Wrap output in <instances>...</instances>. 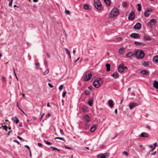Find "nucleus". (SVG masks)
Segmentation results:
<instances>
[{
  "label": "nucleus",
  "mask_w": 158,
  "mask_h": 158,
  "mask_svg": "<svg viewBox=\"0 0 158 158\" xmlns=\"http://www.w3.org/2000/svg\"><path fill=\"white\" fill-rule=\"evenodd\" d=\"M134 55L137 59H142L144 57L145 54L144 52L142 50H138L135 52Z\"/></svg>",
  "instance_id": "f257e3e1"
},
{
  "label": "nucleus",
  "mask_w": 158,
  "mask_h": 158,
  "mask_svg": "<svg viewBox=\"0 0 158 158\" xmlns=\"http://www.w3.org/2000/svg\"><path fill=\"white\" fill-rule=\"evenodd\" d=\"M119 12L118 9L116 8H113L109 14V17L113 18L117 16L119 14Z\"/></svg>",
  "instance_id": "f03ea898"
},
{
  "label": "nucleus",
  "mask_w": 158,
  "mask_h": 158,
  "mask_svg": "<svg viewBox=\"0 0 158 158\" xmlns=\"http://www.w3.org/2000/svg\"><path fill=\"white\" fill-rule=\"evenodd\" d=\"M94 4L95 7L98 10L102 9V5L99 0H94Z\"/></svg>",
  "instance_id": "7ed1b4c3"
},
{
  "label": "nucleus",
  "mask_w": 158,
  "mask_h": 158,
  "mask_svg": "<svg viewBox=\"0 0 158 158\" xmlns=\"http://www.w3.org/2000/svg\"><path fill=\"white\" fill-rule=\"evenodd\" d=\"M101 81H102V79L101 78H97L94 81L93 83V86L96 88L99 87L102 85V84L100 82Z\"/></svg>",
  "instance_id": "20e7f679"
},
{
  "label": "nucleus",
  "mask_w": 158,
  "mask_h": 158,
  "mask_svg": "<svg viewBox=\"0 0 158 158\" xmlns=\"http://www.w3.org/2000/svg\"><path fill=\"white\" fill-rule=\"evenodd\" d=\"M152 8H149L146 10L144 13V15L145 17H148L151 14L149 12H152Z\"/></svg>",
  "instance_id": "39448f33"
},
{
  "label": "nucleus",
  "mask_w": 158,
  "mask_h": 158,
  "mask_svg": "<svg viewBox=\"0 0 158 158\" xmlns=\"http://www.w3.org/2000/svg\"><path fill=\"white\" fill-rule=\"evenodd\" d=\"M156 22V20L155 19H153L150 20V22H148L147 25L148 26L152 27L154 25Z\"/></svg>",
  "instance_id": "423d86ee"
},
{
  "label": "nucleus",
  "mask_w": 158,
  "mask_h": 158,
  "mask_svg": "<svg viewBox=\"0 0 158 158\" xmlns=\"http://www.w3.org/2000/svg\"><path fill=\"white\" fill-rule=\"evenodd\" d=\"M85 77L84 78L85 81H87L90 79L91 77L92 76V74L91 73L88 74V72H87L85 73Z\"/></svg>",
  "instance_id": "0eeeda50"
},
{
  "label": "nucleus",
  "mask_w": 158,
  "mask_h": 158,
  "mask_svg": "<svg viewBox=\"0 0 158 158\" xmlns=\"http://www.w3.org/2000/svg\"><path fill=\"white\" fill-rule=\"evenodd\" d=\"M131 38H133L135 39H139L140 38L139 34L137 33H131L130 35Z\"/></svg>",
  "instance_id": "6e6552de"
},
{
  "label": "nucleus",
  "mask_w": 158,
  "mask_h": 158,
  "mask_svg": "<svg viewBox=\"0 0 158 158\" xmlns=\"http://www.w3.org/2000/svg\"><path fill=\"white\" fill-rule=\"evenodd\" d=\"M142 27V24L139 22H137L134 26V28L135 30H140Z\"/></svg>",
  "instance_id": "1a4fd4ad"
},
{
  "label": "nucleus",
  "mask_w": 158,
  "mask_h": 158,
  "mask_svg": "<svg viewBox=\"0 0 158 158\" xmlns=\"http://www.w3.org/2000/svg\"><path fill=\"white\" fill-rule=\"evenodd\" d=\"M135 17V12L134 11H131L129 15L128 19L129 20H132L134 19Z\"/></svg>",
  "instance_id": "9d476101"
},
{
  "label": "nucleus",
  "mask_w": 158,
  "mask_h": 158,
  "mask_svg": "<svg viewBox=\"0 0 158 158\" xmlns=\"http://www.w3.org/2000/svg\"><path fill=\"white\" fill-rule=\"evenodd\" d=\"M139 104L136 103L130 102L129 104V106L130 110H132L135 107L138 106Z\"/></svg>",
  "instance_id": "9b49d317"
},
{
  "label": "nucleus",
  "mask_w": 158,
  "mask_h": 158,
  "mask_svg": "<svg viewBox=\"0 0 158 158\" xmlns=\"http://www.w3.org/2000/svg\"><path fill=\"white\" fill-rule=\"evenodd\" d=\"M124 64H120L118 67V71L119 73H122L124 70Z\"/></svg>",
  "instance_id": "f8f14e48"
},
{
  "label": "nucleus",
  "mask_w": 158,
  "mask_h": 158,
  "mask_svg": "<svg viewBox=\"0 0 158 158\" xmlns=\"http://www.w3.org/2000/svg\"><path fill=\"white\" fill-rule=\"evenodd\" d=\"M83 119L85 121L88 122L90 121V118L88 115H85L84 116Z\"/></svg>",
  "instance_id": "ddd939ff"
},
{
  "label": "nucleus",
  "mask_w": 158,
  "mask_h": 158,
  "mask_svg": "<svg viewBox=\"0 0 158 158\" xmlns=\"http://www.w3.org/2000/svg\"><path fill=\"white\" fill-rule=\"evenodd\" d=\"M96 125L94 124L91 127L90 129V131L92 133H93L96 130Z\"/></svg>",
  "instance_id": "4468645a"
},
{
  "label": "nucleus",
  "mask_w": 158,
  "mask_h": 158,
  "mask_svg": "<svg viewBox=\"0 0 158 158\" xmlns=\"http://www.w3.org/2000/svg\"><path fill=\"white\" fill-rule=\"evenodd\" d=\"M134 44L137 46H144L145 45V44H143L141 43H140L137 41H135L134 43Z\"/></svg>",
  "instance_id": "2eb2a0df"
},
{
  "label": "nucleus",
  "mask_w": 158,
  "mask_h": 158,
  "mask_svg": "<svg viewBox=\"0 0 158 158\" xmlns=\"http://www.w3.org/2000/svg\"><path fill=\"white\" fill-rule=\"evenodd\" d=\"M112 75L115 79H117L119 77V74L117 72H114Z\"/></svg>",
  "instance_id": "dca6fc26"
},
{
  "label": "nucleus",
  "mask_w": 158,
  "mask_h": 158,
  "mask_svg": "<svg viewBox=\"0 0 158 158\" xmlns=\"http://www.w3.org/2000/svg\"><path fill=\"white\" fill-rule=\"evenodd\" d=\"M12 119L14 123H16V124L18 123L19 122V120L16 117H14L12 118Z\"/></svg>",
  "instance_id": "f3484780"
},
{
  "label": "nucleus",
  "mask_w": 158,
  "mask_h": 158,
  "mask_svg": "<svg viewBox=\"0 0 158 158\" xmlns=\"http://www.w3.org/2000/svg\"><path fill=\"white\" fill-rule=\"evenodd\" d=\"M151 39V38L149 36H144L143 38V40L144 41H150Z\"/></svg>",
  "instance_id": "a211bd4d"
},
{
  "label": "nucleus",
  "mask_w": 158,
  "mask_h": 158,
  "mask_svg": "<svg viewBox=\"0 0 158 158\" xmlns=\"http://www.w3.org/2000/svg\"><path fill=\"white\" fill-rule=\"evenodd\" d=\"M84 8L85 9L87 10H90L91 9V6L86 4L84 5Z\"/></svg>",
  "instance_id": "6ab92c4d"
},
{
  "label": "nucleus",
  "mask_w": 158,
  "mask_h": 158,
  "mask_svg": "<svg viewBox=\"0 0 158 158\" xmlns=\"http://www.w3.org/2000/svg\"><path fill=\"white\" fill-rule=\"evenodd\" d=\"M140 73L143 75H148L149 74L148 72L146 70H143L140 71Z\"/></svg>",
  "instance_id": "aec40b11"
},
{
  "label": "nucleus",
  "mask_w": 158,
  "mask_h": 158,
  "mask_svg": "<svg viewBox=\"0 0 158 158\" xmlns=\"http://www.w3.org/2000/svg\"><path fill=\"white\" fill-rule=\"evenodd\" d=\"M140 136L143 137L147 138L148 137V134L144 132L141 133V134L140 135Z\"/></svg>",
  "instance_id": "412c9836"
},
{
  "label": "nucleus",
  "mask_w": 158,
  "mask_h": 158,
  "mask_svg": "<svg viewBox=\"0 0 158 158\" xmlns=\"http://www.w3.org/2000/svg\"><path fill=\"white\" fill-rule=\"evenodd\" d=\"M153 87L156 89H158V82L155 81L153 84Z\"/></svg>",
  "instance_id": "4be33fe9"
},
{
  "label": "nucleus",
  "mask_w": 158,
  "mask_h": 158,
  "mask_svg": "<svg viewBox=\"0 0 158 158\" xmlns=\"http://www.w3.org/2000/svg\"><path fill=\"white\" fill-rule=\"evenodd\" d=\"M153 61L154 62L158 63V55L156 56L153 57Z\"/></svg>",
  "instance_id": "5701e85b"
},
{
  "label": "nucleus",
  "mask_w": 158,
  "mask_h": 158,
  "mask_svg": "<svg viewBox=\"0 0 158 158\" xmlns=\"http://www.w3.org/2000/svg\"><path fill=\"white\" fill-rule=\"evenodd\" d=\"M82 110L84 113H86L88 111V109L87 106H84L82 107Z\"/></svg>",
  "instance_id": "b1692460"
},
{
  "label": "nucleus",
  "mask_w": 158,
  "mask_h": 158,
  "mask_svg": "<svg viewBox=\"0 0 158 158\" xmlns=\"http://www.w3.org/2000/svg\"><path fill=\"white\" fill-rule=\"evenodd\" d=\"M108 104L111 107H112L114 106V104H113V102L112 100H109L108 102Z\"/></svg>",
  "instance_id": "393cba45"
},
{
  "label": "nucleus",
  "mask_w": 158,
  "mask_h": 158,
  "mask_svg": "<svg viewBox=\"0 0 158 158\" xmlns=\"http://www.w3.org/2000/svg\"><path fill=\"white\" fill-rule=\"evenodd\" d=\"M125 48H120L118 51V53L120 55H122L124 52Z\"/></svg>",
  "instance_id": "a878e982"
},
{
  "label": "nucleus",
  "mask_w": 158,
  "mask_h": 158,
  "mask_svg": "<svg viewBox=\"0 0 158 158\" xmlns=\"http://www.w3.org/2000/svg\"><path fill=\"white\" fill-rule=\"evenodd\" d=\"M104 2L107 6H110L111 4V2L110 0H103Z\"/></svg>",
  "instance_id": "bb28decb"
},
{
  "label": "nucleus",
  "mask_w": 158,
  "mask_h": 158,
  "mask_svg": "<svg viewBox=\"0 0 158 158\" xmlns=\"http://www.w3.org/2000/svg\"><path fill=\"white\" fill-rule=\"evenodd\" d=\"M94 100L92 99H90L89 100L88 102V103L89 104V106H93V103L92 102Z\"/></svg>",
  "instance_id": "cd10ccee"
},
{
  "label": "nucleus",
  "mask_w": 158,
  "mask_h": 158,
  "mask_svg": "<svg viewBox=\"0 0 158 158\" xmlns=\"http://www.w3.org/2000/svg\"><path fill=\"white\" fill-rule=\"evenodd\" d=\"M106 70L107 72H109L110 70V64H106Z\"/></svg>",
  "instance_id": "c85d7f7f"
},
{
  "label": "nucleus",
  "mask_w": 158,
  "mask_h": 158,
  "mask_svg": "<svg viewBox=\"0 0 158 158\" xmlns=\"http://www.w3.org/2000/svg\"><path fill=\"white\" fill-rule=\"evenodd\" d=\"M126 56L127 57H130L133 56V54L131 52H129L126 54Z\"/></svg>",
  "instance_id": "c756f323"
},
{
  "label": "nucleus",
  "mask_w": 158,
  "mask_h": 158,
  "mask_svg": "<svg viewBox=\"0 0 158 158\" xmlns=\"http://www.w3.org/2000/svg\"><path fill=\"white\" fill-rule=\"evenodd\" d=\"M101 158H108L109 157V155L107 154H102L101 155Z\"/></svg>",
  "instance_id": "7c9ffc66"
},
{
  "label": "nucleus",
  "mask_w": 158,
  "mask_h": 158,
  "mask_svg": "<svg viewBox=\"0 0 158 158\" xmlns=\"http://www.w3.org/2000/svg\"><path fill=\"white\" fill-rule=\"evenodd\" d=\"M137 6L138 7V10L139 11H140L141 10V4H138Z\"/></svg>",
  "instance_id": "2f4dec72"
},
{
  "label": "nucleus",
  "mask_w": 158,
  "mask_h": 158,
  "mask_svg": "<svg viewBox=\"0 0 158 158\" xmlns=\"http://www.w3.org/2000/svg\"><path fill=\"white\" fill-rule=\"evenodd\" d=\"M149 62L148 61H144L143 64V65L145 67H147L148 65Z\"/></svg>",
  "instance_id": "473e14b6"
},
{
  "label": "nucleus",
  "mask_w": 158,
  "mask_h": 158,
  "mask_svg": "<svg viewBox=\"0 0 158 158\" xmlns=\"http://www.w3.org/2000/svg\"><path fill=\"white\" fill-rule=\"evenodd\" d=\"M2 127H3V128L6 131H7L8 127L6 125L3 126V125L2 124Z\"/></svg>",
  "instance_id": "72a5a7b5"
},
{
  "label": "nucleus",
  "mask_w": 158,
  "mask_h": 158,
  "mask_svg": "<svg viewBox=\"0 0 158 158\" xmlns=\"http://www.w3.org/2000/svg\"><path fill=\"white\" fill-rule=\"evenodd\" d=\"M90 93L89 91L88 90H86L84 92V94L86 95H89V94Z\"/></svg>",
  "instance_id": "f704fd0d"
},
{
  "label": "nucleus",
  "mask_w": 158,
  "mask_h": 158,
  "mask_svg": "<svg viewBox=\"0 0 158 158\" xmlns=\"http://www.w3.org/2000/svg\"><path fill=\"white\" fill-rule=\"evenodd\" d=\"M1 80L2 81H6V77H5L4 76L2 75V77H1Z\"/></svg>",
  "instance_id": "c9c22d12"
},
{
  "label": "nucleus",
  "mask_w": 158,
  "mask_h": 158,
  "mask_svg": "<svg viewBox=\"0 0 158 158\" xmlns=\"http://www.w3.org/2000/svg\"><path fill=\"white\" fill-rule=\"evenodd\" d=\"M60 139L61 140H63V141H65V139L64 138H62V137H56L54 139Z\"/></svg>",
  "instance_id": "e433bc0d"
},
{
  "label": "nucleus",
  "mask_w": 158,
  "mask_h": 158,
  "mask_svg": "<svg viewBox=\"0 0 158 158\" xmlns=\"http://www.w3.org/2000/svg\"><path fill=\"white\" fill-rule=\"evenodd\" d=\"M64 49L66 51V53L68 55H70V52L69 50L66 48H65Z\"/></svg>",
  "instance_id": "4c0bfd02"
},
{
  "label": "nucleus",
  "mask_w": 158,
  "mask_h": 158,
  "mask_svg": "<svg viewBox=\"0 0 158 158\" xmlns=\"http://www.w3.org/2000/svg\"><path fill=\"white\" fill-rule=\"evenodd\" d=\"M13 72H14V75H15V77H16V78L17 80L18 81V78L17 77V76L16 73L15 72V68L13 69Z\"/></svg>",
  "instance_id": "58836bf2"
},
{
  "label": "nucleus",
  "mask_w": 158,
  "mask_h": 158,
  "mask_svg": "<svg viewBox=\"0 0 158 158\" xmlns=\"http://www.w3.org/2000/svg\"><path fill=\"white\" fill-rule=\"evenodd\" d=\"M44 142L47 144H48L49 145H51L52 144V143H51L48 141L46 140H45Z\"/></svg>",
  "instance_id": "ea45409f"
},
{
  "label": "nucleus",
  "mask_w": 158,
  "mask_h": 158,
  "mask_svg": "<svg viewBox=\"0 0 158 158\" xmlns=\"http://www.w3.org/2000/svg\"><path fill=\"white\" fill-rule=\"evenodd\" d=\"M49 72V69H47L44 73V75H46Z\"/></svg>",
  "instance_id": "a19ab883"
},
{
  "label": "nucleus",
  "mask_w": 158,
  "mask_h": 158,
  "mask_svg": "<svg viewBox=\"0 0 158 158\" xmlns=\"http://www.w3.org/2000/svg\"><path fill=\"white\" fill-rule=\"evenodd\" d=\"M63 86H64L63 85H60L59 86V89L60 91H61L62 89L63 88Z\"/></svg>",
  "instance_id": "79ce46f5"
},
{
  "label": "nucleus",
  "mask_w": 158,
  "mask_h": 158,
  "mask_svg": "<svg viewBox=\"0 0 158 158\" xmlns=\"http://www.w3.org/2000/svg\"><path fill=\"white\" fill-rule=\"evenodd\" d=\"M123 154L126 156H127L128 155V153L126 151H124L123 152Z\"/></svg>",
  "instance_id": "37998d69"
},
{
  "label": "nucleus",
  "mask_w": 158,
  "mask_h": 158,
  "mask_svg": "<svg viewBox=\"0 0 158 158\" xmlns=\"http://www.w3.org/2000/svg\"><path fill=\"white\" fill-rule=\"evenodd\" d=\"M13 0H10V2L9 3V6H12Z\"/></svg>",
  "instance_id": "c03bdc74"
},
{
  "label": "nucleus",
  "mask_w": 158,
  "mask_h": 158,
  "mask_svg": "<svg viewBox=\"0 0 158 158\" xmlns=\"http://www.w3.org/2000/svg\"><path fill=\"white\" fill-rule=\"evenodd\" d=\"M122 5L124 7H125L127 6V4L126 2H123V3Z\"/></svg>",
  "instance_id": "a18cd8bd"
},
{
  "label": "nucleus",
  "mask_w": 158,
  "mask_h": 158,
  "mask_svg": "<svg viewBox=\"0 0 158 158\" xmlns=\"http://www.w3.org/2000/svg\"><path fill=\"white\" fill-rule=\"evenodd\" d=\"M17 137L19 138V139H20V140H22L23 141H24V139H23V138H21V137H20V136H18Z\"/></svg>",
  "instance_id": "49530a36"
},
{
  "label": "nucleus",
  "mask_w": 158,
  "mask_h": 158,
  "mask_svg": "<svg viewBox=\"0 0 158 158\" xmlns=\"http://www.w3.org/2000/svg\"><path fill=\"white\" fill-rule=\"evenodd\" d=\"M66 94V91H65L63 92V93L62 94V97L63 98H64L65 97Z\"/></svg>",
  "instance_id": "de8ad7c7"
},
{
  "label": "nucleus",
  "mask_w": 158,
  "mask_h": 158,
  "mask_svg": "<svg viewBox=\"0 0 158 158\" xmlns=\"http://www.w3.org/2000/svg\"><path fill=\"white\" fill-rule=\"evenodd\" d=\"M65 13L67 15L69 14L70 12V11H69L66 10H65Z\"/></svg>",
  "instance_id": "09e8293b"
},
{
  "label": "nucleus",
  "mask_w": 158,
  "mask_h": 158,
  "mask_svg": "<svg viewBox=\"0 0 158 158\" xmlns=\"http://www.w3.org/2000/svg\"><path fill=\"white\" fill-rule=\"evenodd\" d=\"M50 148H52V150H57V148H56V147H54L51 146V147H50Z\"/></svg>",
  "instance_id": "8fccbe9b"
},
{
  "label": "nucleus",
  "mask_w": 158,
  "mask_h": 158,
  "mask_svg": "<svg viewBox=\"0 0 158 158\" xmlns=\"http://www.w3.org/2000/svg\"><path fill=\"white\" fill-rule=\"evenodd\" d=\"M60 132L61 135H64V133L63 130L60 129Z\"/></svg>",
  "instance_id": "3c124183"
},
{
  "label": "nucleus",
  "mask_w": 158,
  "mask_h": 158,
  "mask_svg": "<svg viewBox=\"0 0 158 158\" xmlns=\"http://www.w3.org/2000/svg\"><path fill=\"white\" fill-rule=\"evenodd\" d=\"M44 115H45V113H43V114L41 116V117L40 118V120L41 121V120H42L43 117Z\"/></svg>",
  "instance_id": "603ef678"
},
{
  "label": "nucleus",
  "mask_w": 158,
  "mask_h": 158,
  "mask_svg": "<svg viewBox=\"0 0 158 158\" xmlns=\"http://www.w3.org/2000/svg\"><path fill=\"white\" fill-rule=\"evenodd\" d=\"M65 148H66V149H73L72 148H70V147H67V146L65 145Z\"/></svg>",
  "instance_id": "864d4df0"
},
{
  "label": "nucleus",
  "mask_w": 158,
  "mask_h": 158,
  "mask_svg": "<svg viewBox=\"0 0 158 158\" xmlns=\"http://www.w3.org/2000/svg\"><path fill=\"white\" fill-rule=\"evenodd\" d=\"M48 85L49 86V87H50L51 88H53V85H52L51 84H50V83H48Z\"/></svg>",
  "instance_id": "5fc2aeb1"
},
{
  "label": "nucleus",
  "mask_w": 158,
  "mask_h": 158,
  "mask_svg": "<svg viewBox=\"0 0 158 158\" xmlns=\"http://www.w3.org/2000/svg\"><path fill=\"white\" fill-rule=\"evenodd\" d=\"M14 141L17 143L19 145L20 144L19 142L17 140H14Z\"/></svg>",
  "instance_id": "6e6d98bb"
},
{
  "label": "nucleus",
  "mask_w": 158,
  "mask_h": 158,
  "mask_svg": "<svg viewBox=\"0 0 158 158\" xmlns=\"http://www.w3.org/2000/svg\"><path fill=\"white\" fill-rule=\"evenodd\" d=\"M38 145L40 147H41L42 146V144L41 143H38Z\"/></svg>",
  "instance_id": "4d7b16f0"
},
{
  "label": "nucleus",
  "mask_w": 158,
  "mask_h": 158,
  "mask_svg": "<svg viewBox=\"0 0 158 158\" xmlns=\"http://www.w3.org/2000/svg\"><path fill=\"white\" fill-rule=\"evenodd\" d=\"M47 57L48 58H49L50 57V55L48 53H47Z\"/></svg>",
  "instance_id": "13d9d810"
},
{
  "label": "nucleus",
  "mask_w": 158,
  "mask_h": 158,
  "mask_svg": "<svg viewBox=\"0 0 158 158\" xmlns=\"http://www.w3.org/2000/svg\"><path fill=\"white\" fill-rule=\"evenodd\" d=\"M157 142H156L154 144H153V145H154V148H155L156 146H157Z\"/></svg>",
  "instance_id": "bf43d9fd"
},
{
  "label": "nucleus",
  "mask_w": 158,
  "mask_h": 158,
  "mask_svg": "<svg viewBox=\"0 0 158 158\" xmlns=\"http://www.w3.org/2000/svg\"><path fill=\"white\" fill-rule=\"evenodd\" d=\"M25 147H26V148H28V149H29V150H30V147L28 146V145H25Z\"/></svg>",
  "instance_id": "052dcab7"
},
{
  "label": "nucleus",
  "mask_w": 158,
  "mask_h": 158,
  "mask_svg": "<svg viewBox=\"0 0 158 158\" xmlns=\"http://www.w3.org/2000/svg\"><path fill=\"white\" fill-rule=\"evenodd\" d=\"M101 155L100 154L98 155H97V157L98 158H101Z\"/></svg>",
  "instance_id": "680f3d73"
},
{
  "label": "nucleus",
  "mask_w": 158,
  "mask_h": 158,
  "mask_svg": "<svg viewBox=\"0 0 158 158\" xmlns=\"http://www.w3.org/2000/svg\"><path fill=\"white\" fill-rule=\"evenodd\" d=\"M156 151H155L153 153H152L151 154V155H155L156 154Z\"/></svg>",
  "instance_id": "e2e57ef3"
},
{
  "label": "nucleus",
  "mask_w": 158,
  "mask_h": 158,
  "mask_svg": "<svg viewBox=\"0 0 158 158\" xmlns=\"http://www.w3.org/2000/svg\"><path fill=\"white\" fill-rule=\"evenodd\" d=\"M12 131V130H10V131H9L7 133V135H10V132Z\"/></svg>",
  "instance_id": "0e129e2a"
},
{
  "label": "nucleus",
  "mask_w": 158,
  "mask_h": 158,
  "mask_svg": "<svg viewBox=\"0 0 158 158\" xmlns=\"http://www.w3.org/2000/svg\"><path fill=\"white\" fill-rule=\"evenodd\" d=\"M36 66H39L40 65V64L39 63H36L35 64Z\"/></svg>",
  "instance_id": "69168bd1"
},
{
  "label": "nucleus",
  "mask_w": 158,
  "mask_h": 158,
  "mask_svg": "<svg viewBox=\"0 0 158 158\" xmlns=\"http://www.w3.org/2000/svg\"><path fill=\"white\" fill-rule=\"evenodd\" d=\"M114 111H115V114H117V113H118L117 109H115Z\"/></svg>",
  "instance_id": "338daca9"
},
{
  "label": "nucleus",
  "mask_w": 158,
  "mask_h": 158,
  "mask_svg": "<svg viewBox=\"0 0 158 158\" xmlns=\"http://www.w3.org/2000/svg\"><path fill=\"white\" fill-rule=\"evenodd\" d=\"M80 59V57H78L77 59H76V60H75V62H76Z\"/></svg>",
  "instance_id": "774afa93"
}]
</instances>
